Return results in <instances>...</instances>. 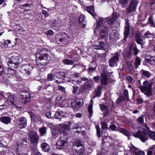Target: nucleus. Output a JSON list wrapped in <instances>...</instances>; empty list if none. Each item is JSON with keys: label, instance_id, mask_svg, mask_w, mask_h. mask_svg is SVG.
Listing matches in <instances>:
<instances>
[{"label": "nucleus", "instance_id": "obj_1", "mask_svg": "<svg viewBox=\"0 0 155 155\" xmlns=\"http://www.w3.org/2000/svg\"><path fill=\"white\" fill-rule=\"evenodd\" d=\"M133 136L135 137L139 138L143 142H146L148 139L155 140V132L150 130L147 124L144 125V128L142 130H139L136 133H133Z\"/></svg>", "mask_w": 155, "mask_h": 155}, {"label": "nucleus", "instance_id": "obj_2", "mask_svg": "<svg viewBox=\"0 0 155 155\" xmlns=\"http://www.w3.org/2000/svg\"><path fill=\"white\" fill-rule=\"evenodd\" d=\"M83 142L76 140L73 143L72 152L74 155H83L84 152Z\"/></svg>", "mask_w": 155, "mask_h": 155}, {"label": "nucleus", "instance_id": "obj_3", "mask_svg": "<svg viewBox=\"0 0 155 155\" xmlns=\"http://www.w3.org/2000/svg\"><path fill=\"white\" fill-rule=\"evenodd\" d=\"M153 82L146 80L143 82L142 86H140L139 88L141 92L147 97L152 94V87Z\"/></svg>", "mask_w": 155, "mask_h": 155}, {"label": "nucleus", "instance_id": "obj_4", "mask_svg": "<svg viewBox=\"0 0 155 155\" xmlns=\"http://www.w3.org/2000/svg\"><path fill=\"white\" fill-rule=\"evenodd\" d=\"M68 141L65 136L61 137L59 138L56 143V147L60 149H63L68 145Z\"/></svg>", "mask_w": 155, "mask_h": 155}, {"label": "nucleus", "instance_id": "obj_5", "mask_svg": "<svg viewBox=\"0 0 155 155\" xmlns=\"http://www.w3.org/2000/svg\"><path fill=\"white\" fill-rule=\"evenodd\" d=\"M19 94V97L23 103L25 104L30 101L31 96L29 92L22 91L20 92Z\"/></svg>", "mask_w": 155, "mask_h": 155}, {"label": "nucleus", "instance_id": "obj_6", "mask_svg": "<svg viewBox=\"0 0 155 155\" xmlns=\"http://www.w3.org/2000/svg\"><path fill=\"white\" fill-rule=\"evenodd\" d=\"M120 54L118 52L114 53V55L109 61V64L110 67H112L117 66V62L119 61Z\"/></svg>", "mask_w": 155, "mask_h": 155}, {"label": "nucleus", "instance_id": "obj_7", "mask_svg": "<svg viewBox=\"0 0 155 155\" xmlns=\"http://www.w3.org/2000/svg\"><path fill=\"white\" fill-rule=\"evenodd\" d=\"M138 3L137 0H131L128 7L127 8V13H130L136 11Z\"/></svg>", "mask_w": 155, "mask_h": 155}, {"label": "nucleus", "instance_id": "obj_8", "mask_svg": "<svg viewBox=\"0 0 155 155\" xmlns=\"http://www.w3.org/2000/svg\"><path fill=\"white\" fill-rule=\"evenodd\" d=\"M28 136L31 142L32 143H37L38 136L37 133L35 131L31 130L28 134Z\"/></svg>", "mask_w": 155, "mask_h": 155}, {"label": "nucleus", "instance_id": "obj_9", "mask_svg": "<svg viewBox=\"0 0 155 155\" xmlns=\"http://www.w3.org/2000/svg\"><path fill=\"white\" fill-rule=\"evenodd\" d=\"M82 100L78 99L72 102L71 104V107L75 110L81 108L82 106Z\"/></svg>", "mask_w": 155, "mask_h": 155}, {"label": "nucleus", "instance_id": "obj_10", "mask_svg": "<svg viewBox=\"0 0 155 155\" xmlns=\"http://www.w3.org/2000/svg\"><path fill=\"white\" fill-rule=\"evenodd\" d=\"M18 127L21 129L25 128L27 125V121L25 117H22L17 120Z\"/></svg>", "mask_w": 155, "mask_h": 155}, {"label": "nucleus", "instance_id": "obj_11", "mask_svg": "<svg viewBox=\"0 0 155 155\" xmlns=\"http://www.w3.org/2000/svg\"><path fill=\"white\" fill-rule=\"evenodd\" d=\"M57 129L60 132L66 134L70 129V127L66 124H61L58 126Z\"/></svg>", "mask_w": 155, "mask_h": 155}, {"label": "nucleus", "instance_id": "obj_12", "mask_svg": "<svg viewBox=\"0 0 155 155\" xmlns=\"http://www.w3.org/2000/svg\"><path fill=\"white\" fill-rule=\"evenodd\" d=\"M101 77L100 82L101 85L103 86H107L108 81L106 73L104 72H102L101 74Z\"/></svg>", "mask_w": 155, "mask_h": 155}, {"label": "nucleus", "instance_id": "obj_13", "mask_svg": "<svg viewBox=\"0 0 155 155\" xmlns=\"http://www.w3.org/2000/svg\"><path fill=\"white\" fill-rule=\"evenodd\" d=\"M39 64L41 66L46 65L49 62L48 56L45 54L43 55L41 54L39 56Z\"/></svg>", "mask_w": 155, "mask_h": 155}, {"label": "nucleus", "instance_id": "obj_14", "mask_svg": "<svg viewBox=\"0 0 155 155\" xmlns=\"http://www.w3.org/2000/svg\"><path fill=\"white\" fill-rule=\"evenodd\" d=\"M125 20L126 21V25L124 27V39L125 41H126V39L129 34L130 28L129 21L127 19H125Z\"/></svg>", "mask_w": 155, "mask_h": 155}, {"label": "nucleus", "instance_id": "obj_15", "mask_svg": "<svg viewBox=\"0 0 155 155\" xmlns=\"http://www.w3.org/2000/svg\"><path fill=\"white\" fill-rule=\"evenodd\" d=\"M135 41L138 44H140L141 45L145 44V41L143 37H141V35L139 33H136L135 36Z\"/></svg>", "mask_w": 155, "mask_h": 155}, {"label": "nucleus", "instance_id": "obj_16", "mask_svg": "<svg viewBox=\"0 0 155 155\" xmlns=\"http://www.w3.org/2000/svg\"><path fill=\"white\" fill-rule=\"evenodd\" d=\"M5 99L6 100L8 99L12 104H14L15 102L16 101V97L11 93H5Z\"/></svg>", "mask_w": 155, "mask_h": 155}, {"label": "nucleus", "instance_id": "obj_17", "mask_svg": "<svg viewBox=\"0 0 155 155\" xmlns=\"http://www.w3.org/2000/svg\"><path fill=\"white\" fill-rule=\"evenodd\" d=\"M86 21L84 16L83 15L80 16L79 21V24L81 28H85L86 26Z\"/></svg>", "mask_w": 155, "mask_h": 155}, {"label": "nucleus", "instance_id": "obj_18", "mask_svg": "<svg viewBox=\"0 0 155 155\" xmlns=\"http://www.w3.org/2000/svg\"><path fill=\"white\" fill-rule=\"evenodd\" d=\"M97 23L96 26L98 28L101 27H103L105 21H106V18H102L98 17V19H96Z\"/></svg>", "mask_w": 155, "mask_h": 155}, {"label": "nucleus", "instance_id": "obj_19", "mask_svg": "<svg viewBox=\"0 0 155 155\" xmlns=\"http://www.w3.org/2000/svg\"><path fill=\"white\" fill-rule=\"evenodd\" d=\"M93 86V82L92 80L90 79L85 82L83 85L84 90L89 89L92 88Z\"/></svg>", "mask_w": 155, "mask_h": 155}, {"label": "nucleus", "instance_id": "obj_20", "mask_svg": "<svg viewBox=\"0 0 155 155\" xmlns=\"http://www.w3.org/2000/svg\"><path fill=\"white\" fill-rule=\"evenodd\" d=\"M11 118L7 116H4L0 117V121L2 123L8 124L11 123Z\"/></svg>", "mask_w": 155, "mask_h": 155}, {"label": "nucleus", "instance_id": "obj_21", "mask_svg": "<svg viewBox=\"0 0 155 155\" xmlns=\"http://www.w3.org/2000/svg\"><path fill=\"white\" fill-rule=\"evenodd\" d=\"M99 106L101 111L103 112L104 113V117L108 115L109 112L107 106H106L104 104H99Z\"/></svg>", "mask_w": 155, "mask_h": 155}, {"label": "nucleus", "instance_id": "obj_22", "mask_svg": "<svg viewBox=\"0 0 155 155\" xmlns=\"http://www.w3.org/2000/svg\"><path fill=\"white\" fill-rule=\"evenodd\" d=\"M118 17V15H113L112 16L106 18V21L108 24L112 25Z\"/></svg>", "mask_w": 155, "mask_h": 155}, {"label": "nucleus", "instance_id": "obj_23", "mask_svg": "<svg viewBox=\"0 0 155 155\" xmlns=\"http://www.w3.org/2000/svg\"><path fill=\"white\" fill-rule=\"evenodd\" d=\"M41 127L39 128V132L40 133V136H43L46 134L47 128L44 126V123L42 121L40 123Z\"/></svg>", "mask_w": 155, "mask_h": 155}, {"label": "nucleus", "instance_id": "obj_24", "mask_svg": "<svg viewBox=\"0 0 155 155\" xmlns=\"http://www.w3.org/2000/svg\"><path fill=\"white\" fill-rule=\"evenodd\" d=\"M11 62L18 64L21 62L20 58L18 56L13 55L11 57L10 61Z\"/></svg>", "mask_w": 155, "mask_h": 155}, {"label": "nucleus", "instance_id": "obj_25", "mask_svg": "<svg viewBox=\"0 0 155 155\" xmlns=\"http://www.w3.org/2000/svg\"><path fill=\"white\" fill-rule=\"evenodd\" d=\"M140 73L142 76L148 78H150L151 75V74L149 71L143 69H142L141 70Z\"/></svg>", "mask_w": 155, "mask_h": 155}, {"label": "nucleus", "instance_id": "obj_26", "mask_svg": "<svg viewBox=\"0 0 155 155\" xmlns=\"http://www.w3.org/2000/svg\"><path fill=\"white\" fill-rule=\"evenodd\" d=\"M63 112L61 111H57L55 113L54 118L58 119H61L64 117V115Z\"/></svg>", "mask_w": 155, "mask_h": 155}, {"label": "nucleus", "instance_id": "obj_27", "mask_svg": "<svg viewBox=\"0 0 155 155\" xmlns=\"http://www.w3.org/2000/svg\"><path fill=\"white\" fill-rule=\"evenodd\" d=\"M55 76L58 79L63 80L65 77V74L64 72H58L56 73Z\"/></svg>", "mask_w": 155, "mask_h": 155}, {"label": "nucleus", "instance_id": "obj_28", "mask_svg": "<svg viewBox=\"0 0 155 155\" xmlns=\"http://www.w3.org/2000/svg\"><path fill=\"white\" fill-rule=\"evenodd\" d=\"M18 64L14 63L13 62H11L10 61H9L8 62V65L9 67V68L11 69H15L18 68Z\"/></svg>", "mask_w": 155, "mask_h": 155}, {"label": "nucleus", "instance_id": "obj_29", "mask_svg": "<svg viewBox=\"0 0 155 155\" xmlns=\"http://www.w3.org/2000/svg\"><path fill=\"white\" fill-rule=\"evenodd\" d=\"M41 146L42 150L45 152H48L50 148L49 146L46 143H43Z\"/></svg>", "mask_w": 155, "mask_h": 155}, {"label": "nucleus", "instance_id": "obj_30", "mask_svg": "<svg viewBox=\"0 0 155 155\" xmlns=\"http://www.w3.org/2000/svg\"><path fill=\"white\" fill-rule=\"evenodd\" d=\"M87 11L92 16H95V13L94 11V7L92 6H89L87 7Z\"/></svg>", "mask_w": 155, "mask_h": 155}, {"label": "nucleus", "instance_id": "obj_31", "mask_svg": "<svg viewBox=\"0 0 155 155\" xmlns=\"http://www.w3.org/2000/svg\"><path fill=\"white\" fill-rule=\"evenodd\" d=\"M123 95L124 96V101L125 102L129 101L130 99L129 98L128 92L127 90L124 89V90Z\"/></svg>", "mask_w": 155, "mask_h": 155}, {"label": "nucleus", "instance_id": "obj_32", "mask_svg": "<svg viewBox=\"0 0 155 155\" xmlns=\"http://www.w3.org/2000/svg\"><path fill=\"white\" fill-rule=\"evenodd\" d=\"M141 63V58L140 57L137 56L134 63V65L135 68H138L139 66L140 65Z\"/></svg>", "mask_w": 155, "mask_h": 155}, {"label": "nucleus", "instance_id": "obj_33", "mask_svg": "<svg viewBox=\"0 0 155 155\" xmlns=\"http://www.w3.org/2000/svg\"><path fill=\"white\" fill-rule=\"evenodd\" d=\"M153 34L151 33L149 31H147L145 33L143 36V38L144 39L150 38H153Z\"/></svg>", "mask_w": 155, "mask_h": 155}, {"label": "nucleus", "instance_id": "obj_34", "mask_svg": "<svg viewBox=\"0 0 155 155\" xmlns=\"http://www.w3.org/2000/svg\"><path fill=\"white\" fill-rule=\"evenodd\" d=\"M101 87L100 86H98L97 88L94 91V95L95 97L100 96L101 94Z\"/></svg>", "mask_w": 155, "mask_h": 155}, {"label": "nucleus", "instance_id": "obj_35", "mask_svg": "<svg viewBox=\"0 0 155 155\" xmlns=\"http://www.w3.org/2000/svg\"><path fill=\"white\" fill-rule=\"evenodd\" d=\"M8 76L9 75L10 77H13L16 73V70L14 69L9 68L8 70Z\"/></svg>", "mask_w": 155, "mask_h": 155}, {"label": "nucleus", "instance_id": "obj_36", "mask_svg": "<svg viewBox=\"0 0 155 155\" xmlns=\"http://www.w3.org/2000/svg\"><path fill=\"white\" fill-rule=\"evenodd\" d=\"M92 66L90 67L88 69V73L90 74H91L94 72L96 68V66L94 64H92Z\"/></svg>", "mask_w": 155, "mask_h": 155}, {"label": "nucleus", "instance_id": "obj_37", "mask_svg": "<svg viewBox=\"0 0 155 155\" xmlns=\"http://www.w3.org/2000/svg\"><path fill=\"white\" fill-rule=\"evenodd\" d=\"M147 62L150 64H153L155 61V58L154 57L150 56L146 59Z\"/></svg>", "mask_w": 155, "mask_h": 155}, {"label": "nucleus", "instance_id": "obj_38", "mask_svg": "<svg viewBox=\"0 0 155 155\" xmlns=\"http://www.w3.org/2000/svg\"><path fill=\"white\" fill-rule=\"evenodd\" d=\"M74 62V61L67 59H64L63 61V62L67 65H72Z\"/></svg>", "mask_w": 155, "mask_h": 155}, {"label": "nucleus", "instance_id": "obj_39", "mask_svg": "<svg viewBox=\"0 0 155 155\" xmlns=\"http://www.w3.org/2000/svg\"><path fill=\"white\" fill-rule=\"evenodd\" d=\"M32 6V3L31 4L26 3L25 5H23L21 6V7H23L25 10H29L30 9V8Z\"/></svg>", "mask_w": 155, "mask_h": 155}, {"label": "nucleus", "instance_id": "obj_40", "mask_svg": "<svg viewBox=\"0 0 155 155\" xmlns=\"http://www.w3.org/2000/svg\"><path fill=\"white\" fill-rule=\"evenodd\" d=\"M144 116V115H142L141 116L138 117L137 119V121L141 125H144V120H143V117Z\"/></svg>", "mask_w": 155, "mask_h": 155}, {"label": "nucleus", "instance_id": "obj_41", "mask_svg": "<svg viewBox=\"0 0 155 155\" xmlns=\"http://www.w3.org/2000/svg\"><path fill=\"white\" fill-rule=\"evenodd\" d=\"M31 120L33 121L38 122L39 121V119L38 117L35 114H33L31 115Z\"/></svg>", "mask_w": 155, "mask_h": 155}, {"label": "nucleus", "instance_id": "obj_42", "mask_svg": "<svg viewBox=\"0 0 155 155\" xmlns=\"http://www.w3.org/2000/svg\"><path fill=\"white\" fill-rule=\"evenodd\" d=\"M6 41L3 40L2 41H0V45L2 48H7L8 47Z\"/></svg>", "mask_w": 155, "mask_h": 155}, {"label": "nucleus", "instance_id": "obj_43", "mask_svg": "<svg viewBox=\"0 0 155 155\" xmlns=\"http://www.w3.org/2000/svg\"><path fill=\"white\" fill-rule=\"evenodd\" d=\"M127 65L129 70L130 71H132L134 69V68L132 65L130 61H128L127 62Z\"/></svg>", "mask_w": 155, "mask_h": 155}, {"label": "nucleus", "instance_id": "obj_44", "mask_svg": "<svg viewBox=\"0 0 155 155\" xmlns=\"http://www.w3.org/2000/svg\"><path fill=\"white\" fill-rule=\"evenodd\" d=\"M121 131L128 137H129L130 135V133L125 129H122Z\"/></svg>", "mask_w": 155, "mask_h": 155}, {"label": "nucleus", "instance_id": "obj_45", "mask_svg": "<svg viewBox=\"0 0 155 155\" xmlns=\"http://www.w3.org/2000/svg\"><path fill=\"white\" fill-rule=\"evenodd\" d=\"M67 37L66 35L65 37L61 36L60 38H58V41H60V42H62L64 43L67 41Z\"/></svg>", "mask_w": 155, "mask_h": 155}, {"label": "nucleus", "instance_id": "obj_46", "mask_svg": "<svg viewBox=\"0 0 155 155\" xmlns=\"http://www.w3.org/2000/svg\"><path fill=\"white\" fill-rule=\"evenodd\" d=\"M133 53L134 55H137L139 52V50L138 49L136 46L133 47Z\"/></svg>", "mask_w": 155, "mask_h": 155}, {"label": "nucleus", "instance_id": "obj_47", "mask_svg": "<svg viewBox=\"0 0 155 155\" xmlns=\"http://www.w3.org/2000/svg\"><path fill=\"white\" fill-rule=\"evenodd\" d=\"M149 24H150L152 26H154L155 25V23L153 20V17L151 16L148 19Z\"/></svg>", "mask_w": 155, "mask_h": 155}, {"label": "nucleus", "instance_id": "obj_48", "mask_svg": "<svg viewBox=\"0 0 155 155\" xmlns=\"http://www.w3.org/2000/svg\"><path fill=\"white\" fill-rule=\"evenodd\" d=\"M98 45L101 48V50H104V47L105 46V44L104 42L102 41H100L99 43V45Z\"/></svg>", "mask_w": 155, "mask_h": 155}, {"label": "nucleus", "instance_id": "obj_49", "mask_svg": "<svg viewBox=\"0 0 155 155\" xmlns=\"http://www.w3.org/2000/svg\"><path fill=\"white\" fill-rule=\"evenodd\" d=\"M127 81L131 84H134V83L135 81L134 79L130 76L127 77Z\"/></svg>", "mask_w": 155, "mask_h": 155}, {"label": "nucleus", "instance_id": "obj_50", "mask_svg": "<svg viewBox=\"0 0 155 155\" xmlns=\"http://www.w3.org/2000/svg\"><path fill=\"white\" fill-rule=\"evenodd\" d=\"M5 69L6 68H4L3 65L0 66V75L5 73Z\"/></svg>", "mask_w": 155, "mask_h": 155}, {"label": "nucleus", "instance_id": "obj_51", "mask_svg": "<svg viewBox=\"0 0 155 155\" xmlns=\"http://www.w3.org/2000/svg\"><path fill=\"white\" fill-rule=\"evenodd\" d=\"M96 129L97 135L98 138H100L101 136L100 128L99 126H96Z\"/></svg>", "mask_w": 155, "mask_h": 155}, {"label": "nucleus", "instance_id": "obj_52", "mask_svg": "<svg viewBox=\"0 0 155 155\" xmlns=\"http://www.w3.org/2000/svg\"><path fill=\"white\" fill-rule=\"evenodd\" d=\"M130 0H119V3L122 5H125L128 3Z\"/></svg>", "mask_w": 155, "mask_h": 155}, {"label": "nucleus", "instance_id": "obj_53", "mask_svg": "<svg viewBox=\"0 0 155 155\" xmlns=\"http://www.w3.org/2000/svg\"><path fill=\"white\" fill-rule=\"evenodd\" d=\"M88 111L90 114L91 116L92 113V105L90 104L89 105L88 107Z\"/></svg>", "mask_w": 155, "mask_h": 155}, {"label": "nucleus", "instance_id": "obj_54", "mask_svg": "<svg viewBox=\"0 0 155 155\" xmlns=\"http://www.w3.org/2000/svg\"><path fill=\"white\" fill-rule=\"evenodd\" d=\"M107 33L105 32H101L100 34V37L102 39H105L106 38V35Z\"/></svg>", "mask_w": 155, "mask_h": 155}, {"label": "nucleus", "instance_id": "obj_55", "mask_svg": "<svg viewBox=\"0 0 155 155\" xmlns=\"http://www.w3.org/2000/svg\"><path fill=\"white\" fill-rule=\"evenodd\" d=\"M78 53H75L74 54V58L73 59V61H77L79 59L78 57Z\"/></svg>", "mask_w": 155, "mask_h": 155}, {"label": "nucleus", "instance_id": "obj_56", "mask_svg": "<svg viewBox=\"0 0 155 155\" xmlns=\"http://www.w3.org/2000/svg\"><path fill=\"white\" fill-rule=\"evenodd\" d=\"M123 101H124V99H123L121 97H120L116 100L115 103L117 104H119L120 103L122 102Z\"/></svg>", "mask_w": 155, "mask_h": 155}, {"label": "nucleus", "instance_id": "obj_57", "mask_svg": "<svg viewBox=\"0 0 155 155\" xmlns=\"http://www.w3.org/2000/svg\"><path fill=\"white\" fill-rule=\"evenodd\" d=\"M101 127L102 129H106L107 128V124L106 122H104L101 123Z\"/></svg>", "mask_w": 155, "mask_h": 155}, {"label": "nucleus", "instance_id": "obj_58", "mask_svg": "<svg viewBox=\"0 0 155 155\" xmlns=\"http://www.w3.org/2000/svg\"><path fill=\"white\" fill-rule=\"evenodd\" d=\"M53 75L51 73L49 74L48 75L47 79L49 81H51L53 79Z\"/></svg>", "mask_w": 155, "mask_h": 155}, {"label": "nucleus", "instance_id": "obj_59", "mask_svg": "<svg viewBox=\"0 0 155 155\" xmlns=\"http://www.w3.org/2000/svg\"><path fill=\"white\" fill-rule=\"evenodd\" d=\"M78 88V87L75 85L73 87V90H72V92L74 94H75L76 93L77 90Z\"/></svg>", "mask_w": 155, "mask_h": 155}, {"label": "nucleus", "instance_id": "obj_60", "mask_svg": "<svg viewBox=\"0 0 155 155\" xmlns=\"http://www.w3.org/2000/svg\"><path fill=\"white\" fill-rule=\"evenodd\" d=\"M100 77L98 76H97L94 77L93 78V79L94 81L95 82H97L98 81H99L100 80Z\"/></svg>", "mask_w": 155, "mask_h": 155}, {"label": "nucleus", "instance_id": "obj_61", "mask_svg": "<svg viewBox=\"0 0 155 155\" xmlns=\"http://www.w3.org/2000/svg\"><path fill=\"white\" fill-rule=\"evenodd\" d=\"M75 82L77 83V84H78L81 82V78H77L74 80Z\"/></svg>", "mask_w": 155, "mask_h": 155}, {"label": "nucleus", "instance_id": "obj_62", "mask_svg": "<svg viewBox=\"0 0 155 155\" xmlns=\"http://www.w3.org/2000/svg\"><path fill=\"white\" fill-rule=\"evenodd\" d=\"M101 32L107 33V28L106 27H103L102 28V29L101 31Z\"/></svg>", "mask_w": 155, "mask_h": 155}, {"label": "nucleus", "instance_id": "obj_63", "mask_svg": "<svg viewBox=\"0 0 155 155\" xmlns=\"http://www.w3.org/2000/svg\"><path fill=\"white\" fill-rule=\"evenodd\" d=\"M92 47L94 49L101 50L98 45H92Z\"/></svg>", "mask_w": 155, "mask_h": 155}, {"label": "nucleus", "instance_id": "obj_64", "mask_svg": "<svg viewBox=\"0 0 155 155\" xmlns=\"http://www.w3.org/2000/svg\"><path fill=\"white\" fill-rule=\"evenodd\" d=\"M144 152L143 151H138L136 152V155H144Z\"/></svg>", "mask_w": 155, "mask_h": 155}]
</instances>
